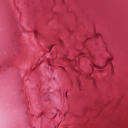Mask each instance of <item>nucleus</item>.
<instances>
[{"instance_id":"0eeeda50","label":"nucleus","mask_w":128,"mask_h":128,"mask_svg":"<svg viewBox=\"0 0 128 128\" xmlns=\"http://www.w3.org/2000/svg\"><path fill=\"white\" fill-rule=\"evenodd\" d=\"M48 66H52V64H50V62H48Z\"/></svg>"},{"instance_id":"9b49d317","label":"nucleus","mask_w":128,"mask_h":128,"mask_svg":"<svg viewBox=\"0 0 128 128\" xmlns=\"http://www.w3.org/2000/svg\"><path fill=\"white\" fill-rule=\"evenodd\" d=\"M91 76V74H90L89 76H86V78H88V76Z\"/></svg>"},{"instance_id":"1a4fd4ad","label":"nucleus","mask_w":128,"mask_h":128,"mask_svg":"<svg viewBox=\"0 0 128 128\" xmlns=\"http://www.w3.org/2000/svg\"><path fill=\"white\" fill-rule=\"evenodd\" d=\"M98 36V34H96L95 36Z\"/></svg>"},{"instance_id":"9d476101","label":"nucleus","mask_w":128,"mask_h":128,"mask_svg":"<svg viewBox=\"0 0 128 128\" xmlns=\"http://www.w3.org/2000/svg\"><path fill=\"white\" fill-rule=\"evenodd\" d=\"M50 70H52V72L54 70V69L52 68H51Z\"/></svg>"},{"instance_id":"a211bd4d","label":"nucleus","mask_w":128,"mask_h":128,"mask_svg":"<svg viewBox=\"0 0 128 128\" xmlns=\"http://www.w3.org/2000/svg\"><path fill=\"white\" fill-rule=\"evenodd\" d=\"M60 126V124H58V126Z\"/></svg>"},{"instance_id":"4468645a","label":"nucleus","mask_w":128,"mask_h":128,"mask_svg":"<svg viewBox=\"0 0 128 128\" xmlns=\"http://www.w3.org/2000/svg\"><path fill=\"white\" fill-rule=\"evenodd\" d=\"M67 94H68V92H66V96H67Z\"/></svg>"},{"instance_id":"39448f33","label":"nucleus","mask_w":128,"mask_h":128,"mask_svg":"<svg viewBox=\"0 0 128 128\" xmlns=\"http://www.w3.org/2000/svg\"><path fill=\"white\" fill-rule=\"evenodd\" d=\"M58 42L60 44V46H62V40L60 39H59Z\"/></svg>"},{"instance_id":"20e7f679","label":"nucleus","mask_w":128,"mask_h":128,"mask_svg":"<svg viewBox=\"0 0 128 128\" xmlns=\"http://www.w3.org/2000/svg\"><path fill=\"white\" fill-rule=\"evenodd\" d=\"M59 68H62V70H63L65 72H66V68H64V67L60 66Z\"/></svg>"},{"instance_id":"6ab92c4d","label":"nucleus","mask_w":128,"mask_h":128,"mask_svg":"<svg viewBox=\"0 0 128 128\" xmlns=\"http://www.w3.org/2000/svg\"><path fill=\"white\" fill-rule=\"evenodd\" d=\"M100 72H102V70H100Z\"/></svg>"},{"instance_id":"dca6fc26","label":"nucleus","mask_w":128,"mask_h":128,"mask_svg":"<svg viewBox=\"0 0 128 128\" xmlns=\"http://www.w3.org/2000/svg\"><path fill=\"white\" fill-rule=\"evenodd\" d=\"M94 34H96V30H94Z\"/></svg>"},{"instance_id":"f03ea898","label":"nucleus","mask_w":128,"mask_h":128,"mask_svg":"<svg viewBox=\"0 0 128 128\" xmlns=\"http://www.w3.org/2000/svg\"><path fill=\"white\" fill-rule=\"evenodd\" d=\"M93 66L94 68H99L100 70H102V68H104V67L100 66L96 64H95L94 63H93Z\"/></svg>"},{"instance_id":"f8f14e48","label":"nucleus","mask_w":128,"mask_h":128,"mask_svg":"<svg viewBox=\"0 0 128 128\" xmlns=\"http://www.w3.org/2000/svg\"><path fill=\"white\" fill-rule=\"evenodd\" d=\"M64 116H66V114H64Z\"/></svg>"},{"instance_id":"f257e3e1","label":"nucleus","mask_w":128,"mask_h":128,"mask_svg":"<svg viewBox=\"0 0 128 128\" xmlns=\"http://www.w3.org/2000/svg\"><path fill=\"white\" fill-rule=\"evenodd\" d=\"M33 32H34V34L36 38H38L40 34H38V30L36 29H34V30H33Z\"/></svg>"},{"instance_id":"ddd939ff","label":"nucleus","mask_w":128,"mask_h":128,"mask_svg":"<svg viewBox=\"0 0 128 128\" xmlns=\"http://www.w3.org/2000/svg\"><path fill=\"white\" fill-rule=\"evenodd\" d=\"M88 53H89V54H90V51H88Z\"/></svg>"},{"instance_id":"f3484780","label":"nucleus","mask_w":128,"mask_h":128,"mask_svg":"<svg viewBox=\"0 0 128 128\" xmlns=\"http://www.w3.org/2000/svg\"><path fill=\"white\" fill-rule=\"evenodd\" d=\"M68 60H68V59H67Z\"/></svg>"},{"instance_id":"423d86ee","label":"nucleus","mask_w":128,"mask_h":128,"mask_svg":"<svg viewBox=\"0 0 128 128\" xmlns=\"http://www.w3.org/2000/svg\"><path fill=\"white\" fill-rule=\"evenodd\" d=\"M52 47H50L49 48L50 52V50H52Z\"/></svg>"},{"instance_id":"2eb2a0df","label":"nucleus","mask_w":128,"mask_h":128,"mask_svg":"<svg viewBox=\"0 0 128 128\" xmlns=\"http://www.w3.org/2000/svg\"><path fill=\"white\" fill-rule=\"evenodd\" d=\"M62 2H64V0H62Z\"/></svg>"},{"instance_id":"7ed1b4c3","label":"nucleus","mask_w":128,"mask_h":128,"mask_svg":"<svg viewBox=\"0 0 128 128\" xmlns=\"http://www.w3.org/2000/svg\"><path fill=\"white\" fill-rule=\"evenodd\" d=\"M114 60V57H112L111 58H108V59L106 60L105 66H108V62H110V60Z\"/></svg>"},{"instance_id":"6e6552de","label":"nucleus","mask_w":128,"mask_h":128,"mask_svg":"<svg viewBox=\"0 0 128 128\" xmlns=\"http://www.w3.org/2000/svg\"><path fill=\"white\" fill-rule=\"evenodd\" d=\"M73 62H74V64H76V60H74L73 61Z\"/></svg>"}]
</instances>
